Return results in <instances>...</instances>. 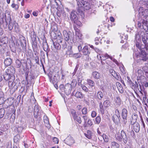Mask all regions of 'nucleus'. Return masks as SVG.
<instances>
[{
	"mask_svg": "<svg viewBox=\"0 0 148 148\" xmlns=\"http://www.w3.org/2000/svg\"><path fill=\"white\" fill-rule=\"evenodd\" d=\"M60 42V44L61 45V46H62V49L64 50L66 48L67 45L66 42L64 40H62V42Z\"/></svg>",
	"mask_w": 148,
	"mask_h": 148,
	"instance_id": "nucleus-31",
	"label": "nucleus"
},
{
	"mask_svg": "<svg viewBox=\"0 0 148 148\" xmlns=\"http://www.w3.org/2000/svg\"><path fill=\"white\" fill-rule=\"evenodd\" d=\"M79 0H78L77 2V5L78 8H82L83 6L82 4L81 3V1H79Z\"/></svg>",
	"mask_w": 148,
	"mask_h": 148,
	"instance_id": "nucleus-50",
	"label": "nucleus"
},
{
	"mask_svg": "<svg viewBox=\"0 0 148 148\" xmlns=\"http://www.w3.org/2000/svg\"><path fill=\"white\" fill-rule=\"evenodd\" d=\"M53 140L55 143L58 144V143L59 140L57 138L54 137L53 138Z\"/></svg>",
	"mask_w": 148,
	"mask_h": 148,
	"instance_id": "nucleus-56",
	"label": "nucleus"
},
{
	"mask_svg": "<svg viewBox=\"0 0 148 148\" xmlns=\"http://www.w3.org/2000/svg\"><path fill=\"white\" fill-rule=\"evenodd\" d=\"M87 82L88 84L92 86H93L95 85V82L91 80H88Z\"/></svg>",
	"mask_w": 148,
	"mask_h": 148,
	"instance_id": "nucleus-41",
	"label": "nucleus"
},
{
	"mask_svg": "<svg viewBox=\"0 0 148 148\" xmlns=\"http://www.w3.org/2000/svg\"><path fill=\"white\" fill-rule=\"evenodd\" d=\"M8 42V40L7 37H3L0 39V45L2 46Z\"/></svg>",
	"mask_w": 148,
	"mask_h": 148,
	"instance_id": "nucleus-15",
	"label": "nucleus"
},
{
	"mask_svg": "<svg viewBox=\"0 0 148 148\" xmlns=\"http://www.w3.org/2000/svg\"><path fill=\"white\" fill-rule=\"evenodd\" d=\"M20 44L21 46L23 48H25L26 47V42L25 38L24 37L21 38Z\"/></svg>",
	"mask_w": 148,
	"mask_h": 148,
	"instance_id": "nucleus-19",
	"label": "nucleus"
},
{
	"mask_svg": "<svg viewBox=\"0 0 148 148\" xmlns=\"http://www.w3.org/2000/svg\"><path fill=\"white\" fill-rule=\"evenodd\" d=\"M3 76L5 80L6 81L9 80L8 82H12V81L11 80V79L13 80L14 79V77L11 76L10 73H7V71L3 75Z\"/></svg>",
	"mask_w": 148,
	"mask_h": 148,
	"instance_id": "nucleus-7",
	"label": "nucleus"
},
{
	"mask_svg": "<svg viewBox=\"0 0 148 148\" xmlns=\"http://www.w3.org/2000/svg\"><path fill=\"white\" fill-rule=\"evenodd\" d=\"M59 88L61 90L63 91H64V85L61 84L59 86Z\"/></svg>",
	"mask_w": 148,
	"mask_h": 148,
	"instance_id": "nucleus-59",
	"label": "nucleus"
},
{
	"mask_svg": "<svg viewBox=\"0 0 148 148\" xmlns=\"http://www.w3.org/2000/svg\"><path fill=\"white\" fill-rule=\"evenodd\" d=\"M57 34V36L56 38L57 41L58 42H61L63 40L62 37V34L61 33L59 32H58Z\"/></svg>",
	"mask_w": 148,
	"mask_h": 148,
	"instance_id": "nucleus-24",
	"label": "nucleus"
},
{
	"mask_svg": "<svg viewBox=\"0 0 148 148\" xmlns=\"http://www.w3.org/2000/svg\"><path fill=\"white\" fill-rule=\"evenodd\" d=\"M53 46L56 49L58 50H60L61 49V45L60 44V42H58L57 41V42L53 41Z\"/></svg>",
	"mask_w": 148,
	"mask_h": 148,
	"instance_id": "nucleus-23",
	"label": "nucleus"
},
{
	"mask_svg": "<svg viewBox=\"0 0 148 148\" xmlns=\"http://www.w3.org/2000/svg\"><path fill=\"white\" fill-rule=\"evenodd\" d=\"M93 77L96 79H99L101 77V75L97 71H94L92 74Z\"/></svg>",
	"mask_w": 148,
	"mask_h": 148,
	"instance_id": "nucleus-27",
	"label": "nucleus"
},
{
	"mask_svg": "<svg viewBox=\"0 0 148 148\" xmlns=\"http://www.w3.org/2000/svg\"><path fill=\"white\" fill-rule=\"evenodd\" d=\"M113 120L114 122L116 123H118L120 121V116L119 117L117 116H116V115H113L112 117Z\"/></svg>",
	"mask_w": 148,
	"mask_h": 148,
	"instance_id": "nucleus-28",
	"label": "nucleus"
},
{
	"mask_svg": "<svg viewBox=\"0 0 148 148\" xmlns=\"http://www.w3.org/2000/svg\"><path fill=\"white\" fill-rule=\"evenodd\" d=\"M73 56L75 58H79L81 57V55L78 53L73 54Z\"/></svg>",
	"mask_w": 148,
	"mask_h": 148,
	"instance_id": "nucleus-51",
	"label": "nucleus"
},
{
	"mask_svg": "<svg viewBox=\"0 0 148 148\" xmlns=\"http://www.w3.org/2000/svg\"><path fill=\"white\" fill-rule=\"evenodd\" d=\"M136 57L140 58V60L144 61H146L148 60V57L145 52L137 53L135 54Z\"/></svg>",
	"mask_w": 148,
	"mask_h": 148,
	"instance_id": "nucleus-4",
	"label": "nucleus"
},
{
	"mask_svg": "<svg viewBox=\"0 0 148 148\" xmlns=\"http://www.w3.org/2000/svg\"><path fill=\"white\" fill-rule=\"evenodd\" d=\"M43 120L45 123V125L47 127L49 128L50 127V125L49 123V119L47 116L45 115L44 116Z\"/></svg>",
	"mask_w": 148,
	"mask_h": 148,
	"instance_id": "nucleus-18",
	"label": "nucleus"
},
{
	"mask_svg": "<svg viewBox=\"0 0 148 148\" xmlns=\"http://www.w3.org/2000/svg\"><path fill=\"white\" fill-rule=\"evenodd\" d=\"M133 125V129L134 131L136 132H139L140 129V127L139 124L138 123H132Z\"/></svg>",
	"mask_w": 148,
	"mask_h": 148,
	"instance_id": "nucleus-17",
	"label": "nucleus"
},
{
	"mask_svg": "<svg viewBox=\"0 0 148 148\" xmlns=\"http://www.w3.org/2000/svg\"><path fill=\"white\" fill-rule=\"evenodd\" d=\"M21 139L20 136L19 135L17 134L13 138L14 142L15 143H18Z\"/></svg>",
	"mask_w": 148,
	"mask_h": 148,
	"instance_id": "nucleus-26",
	"label": "nucleus"
},
{
	"mask_svg": "<svg viewBox=\"0 0 148 148\" xmlns=\"http://www.w3.org/2000/svg\"><path fill=\"white\" fill-rule=\"evenodd\" d=\"M100 58H101L102 63V60L104 61L109 58H110L111 60H112V57L111 56H110L107 53L101 55L100 56Z\"/></svg>",
	"mask_w": 148,
	"mask_h": 148,
	"instance_id": "nucleus-12",
	"label": "nucleus"
},
{
	"mask_svg": "<svg viewBox=\"0 0 148 148\" xmlns=\"http://www.w3.org/2000/svg\"><path fill=\"white\" fill-rule=\"evenodd\" d=\"M87 123H88V124L89 126H91L92 124V121H91L89 119Z\"/></svg>",
	"mask_w": 148,
	"mask_h": 148,
	"instance_id": "nucleus-62",
	"label": "nucleus"
},
{
	"mask_svg": "<svg viewBox=\"0 0 148 148\" xmlns=\"http://www.w3.org/2000/svg\"><path fill=\"white\" fill-rule=\"evenodd\" d=\"M81 3L83 7L85 10H88L90 8L91 5L89 3L84 0H81Z\"/></svg>",
	"mask_w": 148,
	"mask_h": 148,
	"instance_id": "nucleus-11",
	"label": "nucleus"
},
{
	"mask_svg": "<svg viewBox=\"0 0 148 148\" xmlns=\"http://www.w3.org/2000/svg\"><path fill=\"white\" fill-rule=\"evenodd\" d=\"M116 139L119 141H123L124 143L126 144L128 141V138L125 132L123 130L121 132L120 135L117 134L115 136Z\"/></svg>",
	"mask_w": 148,
	"mask_h": 148,
	"instance_id": "nucleus-1",
	"label": "nucleus"
},
{
	"mask_svg": "<svg viewBox=\"0 0 148 148\" xmlns=\"http://www.w3.org/2000/svg\"><path fill=\"white\" fill-rule=\"evenodd\" d=\"M82 117L84 119L85 124L86 123L87 120L88 119V117L87 116H84Z\"/></svg>",
	"mask_w": 148,
	"mask_h": 148,
	"instance_id": "nucleus-58",
	"label": "nucleus"
},
{
	"mask_svg": "<svg viewBox=\"0 0 148 148\" xmlns=\"http://www.w3.org/2000/svg\"><path fill=\"white\" fill-rule=\"evenodd\" d=\"M116 104L118 106H120L121 104V101L120 98L119 97H116L115 99Z\"/></svg>",
	"mask_w": 148,
	"mask_h": 148,
	"instance_id": "nucleus-32",
	"label": "nucleus"
},
{
	"mask_svg": "<svg viewBox=\"0 0 148 148\" xmlns=\"http://www.w3.org/2000/svg\"><path fill=\"white\" fill-rule=\"evenodd\" d=\"M142 41L144 43L145 45L146 46L147 45V37H143L142 38Z\"/></svg>",
	"mask_w": 148,
	"mask_h": 148,
	"instance_id": "nucleus-52",
	"label": "nucleus"
},
{
	"mask_svg": "<svg viewBox=\"0 0 148 148\" xmlns=\"http://www.w3.org/2000/svg\"><path fill=\"white\" fill-rule=\"evenodd\" d=\"M64 91L67 95H69L72 88V86L69 83L66 84L64 86Z\"/></svg>",
	"mask_w": 148,
	"mask_h": 148,
	"instance_id": "nucleus-6",
	"label": "nucleus"
},
{
	"mask_svg": "<svg viewBox=\"0 0 148 148\" xmlns=\"http://www.w3.org/2000/svg\"><path fill=\"white\" fill-rule=\"evenodd\" d=\"M16 65L17 68H20L21 66L22 63L21 61L18 59H17L16 61Z\"/></svg>",
	"mask_w": 148,
	"mask_h": 148,
	"instance_id": "nucleus-40",
	"label": "nucleus"
},
{
	"mask_svg": "<svg viewBox=\"0 0 148 148\" xmlns=\"http://www.w3.org/2000/svg\"><path fill=\"white\" fill-rule=\"evenodd\" d=\"M77 13V12L74 10H73L71 12L70 17L71 20L72 22L78 19V17L76 15Z\"/></svg>",
	"mask_w": 148,
	"mask_h": 148,
	"instance_id": "nucleus-9",
	"label": "nucleus"
},
{
	"mask_svg": "<svg viewBox=\"0 0 148 148\" xmlns=\"http://www.w3.org/2000/svg\"><path fill=\"white\" fill-rule=\"evenodd\" d=\"M109 72L115 78L118 79H119V74L116 73L115 71L113 69H110Z\"/></svg>",
	"mask_w": 148,
	"mask_h": 148,
	"instance_id": "nucleus-13",
	"label": "nucleus"
},
{
	"mask_svg": "<svg viewBox=\"0 0 148 148\" xmlns=\"http://www.w3.org/2000/svg\"><path fill=\"white\" fill-rule=\"evenodd\" d=\"M95 50L97 53H99V55H100V54L102 53L101 51L97 48H95Z\"/></svg>",
	"mask_w": 148,
	"mask_h": 148,
	"instance_id": "nucleus-57",
	"label": "nucleus"
},
{
	"mask_svg": "<svg viewBox=\"0 0 148 148\" xmlns=\"http://www.w3.org/2000/svg\"><path fill=\"white\" fill-rule=\"evenodd\" d=\"M82 112L83 114H86L87 113V109L86 108H83L82 110Z\"/></svg>",
	"mask_w": 148,
	"mask_h": 148,
	"instance_id": "nucleus-48",
	"label": "nucleus"
},
{
	"mask_svg": "<svg viewBox=\"0 0 148 148\" xmlns=\"http://www.w3.org/2000/svg\"><path fill=\"white\" fill-rule=\"evenodd\" d=\"M7 72L9 73H11L12 74H14L15 73V68L13 66H11L8 68Z\"/></svg>",
	"mask_w": 148,
	"mask_h": 148,
	"instance_id": "nucleus-29",
	"label": "nucleus"
},
{
	"mask_svg": "<svg viewBox=\"0 0 148 148\" xmlns=\"http://www.w3.org/2000/svg\"><path fill=\"white\" fill-rule=\"evenodd\" d=\"M96 115V112L95 111H93L92 112L91 114V116L92 117H95Z\"/></svg>",
	"mask_w": 148,
	"mask_h": 148,
	"instance_id": "nucleus-63",
	"label": "nucleus"
},
{
	"mask_svg": "<svg viewBox=\"0 0 148 148\" xmlns=\"http://www.w3.org/2000/svg\"><path fill=\"white\" fill-rule=\"evenodd\" d=\"M64 141L65 143L69 145H71L75 143L73 138L70 136H68Z\"/></svg>",
	"mask_w": 148,
	"mask_h": 148,
	"instance_id": "nucleus-10",
	"label": "nucleus"
},
{
	"mask_svg": "<svg viewBox=\"0 0 148 148\" xmlns=\"http://www.w3.org/2000/svg\"><path fill=\"white\" fill-rule=\"evenodd\" d=\"M35 60L36 62V63L39 64V57L38 56H36V57H34Z\"/></svg>",
	"mask_w": 148,
	"mask_h": 148,
	"instance_id": "nucleus-55",
	"label": "nucleus"
},
{
	"mask_svg": "<svg viewBox=\"0 0 148 148\" xmlns=\"http://www.w3.org/2000/svg\"><path fill=\"white\" fill-rule=\"evenodd\" d=\"M69 50H68L67 52V54L68 55L70 56L71 57L73 56V53L72 51L71 50L72 47L71 46H70L69 47Z\"/></svg>",
	"mask_w": 148,
	"mask_h": 148,
	"instance_id": "nucleus-38",
	"label": "nucleus"
},
{
	"mask_svg": "<svg viewBox=\"0 0 148 148\" xmlns=\"http://www.w3.org/2000/svg\"><path fill=\"white\" fill-rule=\"evenodd\" d=\"M99 108L102 114H103L104 113V110L103 108V105L101 102L99 103Z\"/></svg>",
	"mask_w": 148,
	"mask_h": 148,
	"instance_id": "nucleus-35",
	"label": "nucleus"
},
{
	"mask_svg": "<svg viewBox=\"0 0 148 148\" xmlns=\"http://www.w3.org/2000/svg\"><path fill=\"white\" fill-rule=\"evenodd\" d=\"M143 69L145 73H148V67H147L145 66L143 67Z\"/></svg>",
	"mask_w": 148,
	"mask_h": 148,
	"instance_id": "nucleus-61",
	"label": "nucleus"
},
{
	"mask_svg": "<svg viewBox=\"0 0 148 148\" xmlns=\"http://www.w3.org/2000/svg\"><path fill=\"white\" fill-rule=\"evenodd\" d=\"M5 22H2V23H3V26L5 28H7V25L8 23L9 24L8 28L10 30H12L13 27V24L11 21H12L10 15L7 17L5 15Z\"/></svg>",
	"mask_w": 148,
	"mask_h": 148,
	"instance_id": "nucleus-2",
	"label": "nucleus"
},
{
	"mask_svg": "<svg viewBox=\"0 0 148 148\" xmlns=\"http://www.w3.org/2000/svg\"><path fill=\"white\" fill-rule=\"evenodd\" d=\"M110 102L108 100L105 101L103 103L104 107L106 108L108 107L110 105Z\"/></svg>",
	"mask_w": 148,
	"mask_h": 148,
	"instance_id": "nucleus-37",
	"label": "nucleus"
},
{
	"mask_svg": "<svg viewBox=\"0 0 148 148\" xmlns=\"http://www.w3.org/2000/svg\"><path fill=\"white\" fill-rule=\"evenodd\" d=\"M130 135L132 137H135V134L133 131L132 130L130 132Z\"/></svg>",
	"mask_w": 148,
	"mask_h": 148,
	"instance_id": "nucleus-64",
	"label": "nucleus"
},
{
	"mask_svg": "<svg viewBox=\"0 0 148 148\" xmlns=\"http://www.w3.org/2000/svg\"><path fill=\"white\" fill-rule=\"evenodd\" d=\"M131 87L134 90L138 89V85L136 81L134 83H133V84L131 86Z\"/></svg>",
	"mask_w": 148,
	"mask_h": 148,
	"instance_id": "nucleus-30",
	"label": "nucleus"
},
{
	"mask_svg": "<svg viewBox=\"0 0 148 148\" xmlns=\"http://www.w3.org/2000/svg\"><path fill=\"white\" fill-rule=\"evenodd\" d=\"M128 114V111L125 108H123L122 110V116L124 123L127 122V117Z\"/></svg>",
	"mask_w": 148,
	"mask_h": 148,
	"instance_id": "nucleus-8",
	"label": "nucleus"
},
{
	"mask_svg": "<svg viewBox=\"0 0 148 148\" xmlns=\"http://www.w3.org/2000/svg\"><path fill=\"white\" fill-rule=\"evenodd\" d=\"M81 87L82 88V89L85 91H87L88 90L87 88L85 86L83 85H81Z\"/></svg>",
	"mask_w": 148,
	"mask_h": 148,
	"instance_id": "nucleus-60",
	"label": "nucleus"
},
{
	"mask_svg": "<svg viewBox=\"0 0 148 148\" xmlns=\"http://www.w3.org/2000/svg\"><path fill=\"white\" fill-rule=\"evenodd\" d=\"M39 107L36 105H35L34 107V116L36 117H37L38 115V112L39 111Z\"/></svg>",
	"mask_w": 148,
	"mask_h": 148,
	"instance_id": "nucleus-21",
	"label": "nucleus"
},
{
	"mask_svg": "<svg viewBox=\"0 0 148 148\" xmlns=\"http://www.w3.org/2000/svg\"><path fill=\"white\" fill-rule=\"evenodd\" d=\"M63 34L66 41H68L69 40H71L72 37V34L71 32H68L64 30L63 32Z\"/></svg>",
	"mask_w": 148,
	"mask_h": 148,
	"instance_id": "nucleus-5",
	"label": "nucleus"
},
{
	"mask_svg": "<svg viewBox=\"0 0 148 148\" xmlns=\"http://www.w3.org/2000/svg\"><path fill=\"white\" fill-rule=\"evenodd\" d=\"M71 113L72 114L73 118L76 117V116L77 115L76 114L75 111L74 109L71 110Z\"/></svg>",
	"mask_w": 148,
	"mask_h": 148,
	"instance_id": "nucleus-47",
	"label": "nucleus"
},
{
	"mask_svg": "<svg viewBox=\"0 0 148 148\" xmlns=\"http://www.w3.org/2000/svg\"><path fill=\"white\" fill-rule=\"evenodd\" d=\"M12 62V59L10 58H8L5 59L4 63L6 66H8L11 64Z\"/></svg>",
	"mask_w": 148,
	"mask_h": 148,
	"instance_id": "nucleus-16",
	"label": "nucleus"
},
{
	"mask_svg": "<svg viewBox=\"0 0 148 148\" xmlns=\"http://www.w3.org/2000/svg\"><path fill=\"white\" fill-rule=\"evenodd\" d=\"M83 8H77V14L80 15L82 17H84V13L82 10Z\"/></svg>",
	"mask_w": 148,
	"mask_h": 148,
	"instance_id": "nucleus-22",
	"label": "nucleus"
},
{
	"mask_svg": "<svg viewBox=\"0 0 148 148\" xmlns=\"http://www.w3.org/2000/svg\"><path fill=\"white\" fill-rule=\"evenodd\" d=\"M43 50L47 52V54L48 56V52H47L48 50L49 49V47L47 43L46 42H44L43 44Z\"/></svg>",
	"mask_w": 148,
	"mask_h": 148,
	"instance_id": "nucleus-25",
	"label": "nucleus"
},
{
	"mask_svg": "<svg viewBox=\"0 0 148 148\" xmlns=\"http://www.w3.org/2000/svg\"><path fill=\"white\" fill-rule=\"evenodd\" d=\"M113 115H116V116H117L119 117L120 116V112L118 109H116L115 110V113Z\"/></svg>",
	"mask_w": 148,
	"mask_h": 148,
	"instance_id": "nucleus-53",
	"label": "nucleus"
},
{
	"mask_svg": "<svg viewBox=\"0 0 148 148\" xmlns=\"http://www.w3.org/2000/svg\"><path fill=\"white\" fill-rule=\"evenodd\" d=\"M75 96L77 98L82 99L83 97L82 93L79 92H77L75 95Z\"/></svg>",
	"mask_w": 148,
	"mask_h": 148,
	"instance_id": "nucleus-33",
	"label": "nucleus"
},
{
	"mask_svg": "<svg viewBox=\"0 0 148 148\" xmlns=\"http://www.w3.org/2000/svg\"><path fill=\"white\" fill-rule=\"evenodd\" d=\"M112 145L113 146H115L117 148H118L119 147V144L115 142H112Z\"/></svg>",
	"mask_w": 148,
	"mask_h": 148,
	"instance_id": "nucleus-49",
	"label": "nucleus"
},
{
	"mask_svg": "<svg viewBox=\"0 0 148 148\" xmlns=\"http://www.w3.org/2000/svg\"><path fill=\"white\" fill-rule=\"evenodd\" d=\"M117 88L118 89L119 91L121 93L123 92V89L122 86H117Z\"/></svg>",
	"mask_w": 148,
	"mask_h": 148,
	"instance_id": "nucleus-54",
	"label": "nucleus"
},
{
	"mask_svg": "<svg viewBox=\"0 0 148 148\" xmlns=\"http://www.w3.org/2000/svg\"><path fill=\"white\" fill-rule=\"evenodd\" d=\"M97 96L98 99L99 100H101L103 96V94L101 91L98 92L97 93Z\"/></svg>",
	"mask_w": 148,
	"mask_h": 148,
	"instance_id": "nucleus-36",
	"label": "nucleus"
},
{
	"mask_svg": "<svg viewBox=\"0 0 148 148\" xmlns=\"http://www.w3.org/2000/svg\"><path fill=\"white\" fill-rule=\"evenodd\" d=\"M73 22L78 26H80L82 25V23L81 22L78 20V19L77 20H76L75 21H74Z\"/></svg>",
	"mask_w": 148,
	"mask_h": 148,
	"instance_id": "nucleus-42",
	"label": "nucleus"
},
{
	"mask_svg": "<svg viewBox=\"0 0 148 148\" xmlns=\"http://www.w3.org/2000/svg\"><path fill=\"white\" fill-rule=\"evenodd\" d=\"M5 112V110L4 109L1 108L0 109V118H2L4 116Z\"/></svg>",
	"mask_w": 148,
	"mask_h": 148,
	"instance_id": "nucleus-34",
	"label": "nucleus"
},
{
	"mask_svg": "<svg viewBox=\"0 0 148 148\" xmlns=\"http://www.w3.org/2000/svg\"><path fill=\"white\" fill-rule=\"evenodd\" d=\"M138 117V115L135 113H134L132 116V119L131 120V124L136 123Z\"/></svg>",
	"mask_w": 148,
	"mask_h": 148,
	"instance_id": "nucleus-20",
	"label": "nucleus"
},
{
	"mask_svg": "<svg viewBox=\"0 0 148 148\" xmlns=\"http://www.w3.org/2000/svg\"><path fill=\"white\" fill-rule=\"evenodd\" d=\"M87 134H85V136L88 139H90L92 138L91 135L90 134V131H88Z\"/></svg>",
	"mask_w": 148,
	"mask_h": 148,
	"instance_id": "nucleus-44",
	"label": "nucleus"
},
{
	"mask_svg": "<svg viewBox=\"0 0 148 148\" xmlns=\"http://www.w3.org/2000/svg\"><path fill=\"white\" fill-rule=\"evenodd\" d=\"M101 121V118L99 116H98L95 118V122L97 124H99Z\"/></svg>",
	"mask_w": 148,
	"mask_h": 148,
	"instance_id": "nucleus-46",
	"label": "nucleus"
},
{
	"mask_svg": "<svg viewBox=\"0 0 148 148\" xmlns=\"http://www.w3.org/2000/svg\"><path fill=\"white\" fill-rule=\"evenodd\" d=\"M82 51L84 55H88L90 53V48H88V47L86 46H85L82 50Z\"/></svg>",
	"mask_w": 148,
	"mask_h": 148,
	"instance_id": "nucleus-14",
	"label": "nucleus"
},
{
	"mask_svg": "<svg viewBox=\"0 0 148 148\" xmlns=\"http://www.w3.org/2000/svg\"><path fill=\"white\" fill-rule=\"evenodd\" d=\"M73 119L75 120L79 124H81L82 123V120L80 117L78 116L77 115L76 117H74Z\"/></svg>",
	"mask_w": 148,
	"mask_h": 148,
	"instance_id": "nucleus-39",
	"label": "nucleus"
},
{
	"mask_svg": "<svg viewBox=\"0 0 148 148\" xmlns=\"http://www.w3.org/2000/svg\"><path fill=\"white\" fill-rule=\"evenodd\" d=\"M8 85L12 91L16 90L20 86V82L19 81L16 80L13 82H8Z\"/></svg>",
	"mask_w": 148,
	"mask_h": 148,
	"instance_id": "nucleus-3",
	"label": "nucleus"
},
{
	"mask_svg": "<svg viewBox=\"0 0 148 148\" xmlns=\"http://www.w3.org/2000/svg\"><path fill=\"white\" fill-rule=\"evenodd\" d=\"M23 129V127H18L16 129V131H17L18 133H20L21 132Z\"/></svg>",
	"mask_w": 148,
	"mask_h": 148,
	"instance_id": "nucleus-45",
	"label": "nucleus"
},
{
	"mask_svg": "<svg viewBox=\"0 0 148 148\" xmlns=\"http://www.w3.org/2000/svg\"><path fill=\"white\" fill-rule=\"evenodd\" d=\"M121 36V39L124 40L125 41V42H126L128 38L127 35H125L124 34H122V36Z\"/></svg>",
	"mask_w": 148,
	"mask_h": 148,
	"instance_id": "nucleus-43",
	"label": "nucleus"
}]
</instances>
